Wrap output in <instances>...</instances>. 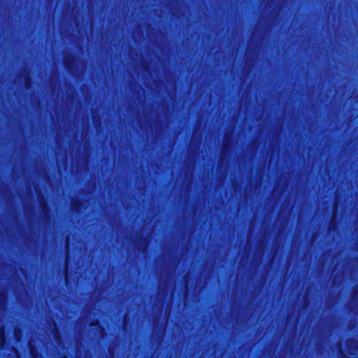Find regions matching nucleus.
<instances>
[{
    "label": "nucleus",
    "instance_id": "nucleus-1",
    "mask_svg": "<svg viewBox=\"0 0 358 358\" xmlns=\"http://www.w3.org/2000/svg\"><path fill=\"white\" fill-rule=\"evenodd\" d=\"M1 337L2 338V339H3V330L1 331Z\"/></svg>",
    "mask_w": 358,
    "mask_h": 358
},
{
    "label": "nucleus",
    "instance_id": "nucleus-2",
    "mask_svg": "<svg viewBox=\"0 0 358 358\" xmlns=\"http://www.w3.org/2000/svg\"><path fill=\"white\" fill-rule=\"evenodd\" d=\"M31 350V355L34 356L33 349H32V348H31V350Z\"/></svg>",
    "mask_w": 358,
    "mask_h": 358
},
{
    "label": "nucleus",
    "instance_id": "nucleus-3",
    "mask_svg": "<svg viewBox=\"0 0 358 358\" xmlns=\"http://www.w3.org/2000/svg\"><path fill=\"white\" fill-rule=\"evenodd\" d=\"M64 358H66V357H64Z\"/></svg>",
    "mask_w": 358,
    "mask_h": 358
}]
</instances>
